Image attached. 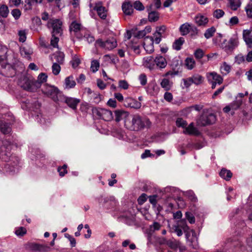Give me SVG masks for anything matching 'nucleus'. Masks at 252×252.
Segmentation results:
<instances>
[{
  "label": "nucleus",
  "mask_w": 252,
  "mask_h": 252,
  "mask_svg": "<svg viewBox=\"0 0 252 252\" xmlns=\"http://www.w3.org/2000/svg\"><path fill=\"white\" fill-rule=\"evenodd\" d=\"M150 125L149 120H142L138 115H129L125 121V126L130 130L138 131Z\"/></svg>",
  "instance_id": "obj_1"
},
{
  "label": "nucleus",
  "mask_w": 252,
  "mask_h": 252,
  "mask_svg": "<svg viewBox=\"0 0 252 252\" xmlns=\"http://www.w3.org/2000/svg\"><path fill=\"white\" fill-rule=\"evenodd\" d=\"M47 75L44 73H40L37 78V80L34 81H27V86L24 89L31 92H34L41 86V84L46 81Z\"/></svg>",
  "instance_id": "obj_2"
},
{
  "label": "nucleus",
  "mask_w": 252,
  "mask_h": 252,
  "mask_svg": "<svg viewBox=\"0 0 252 252\" xmlns=\"http://www.w3.org/2000/svg\"><path fill=\"white\" fill-rule=\"evenodd\" d=\"M96 47H99L105 50H111L117 46V42L113 37L109 38L105 41L101 39H98L95 43Z\"/></svg>",
  "instance_id": "obj_3"
},
{
  "label": "nucleus",
  "mask_w": 252,
  "mask_h": 252,
  "mask_svg": "<svg viewBox=\"0 0 252 252\" xmlns=\"http://www.w3.org/2000/svg\"><path fill=\"white\" fill-rule=\"evenodd\" d=\"M62 22L57 19H50L48 22L47 26L51 30V34L61 35L63 33Z\"/></svg>",
  "instance_id": "obj_4"
},
{
  "label": "nucleus",
  "mask_w": 252,
  "mask_h": 252,
  "mask_svg": "<svg viewBox=\"0 0 252 252\" xmlns=\"http://www.w3.org/2000/svg\"><path fill=\"white\" fill-rule=\"evenodd\" d=\"M93 113L98 117V118L106 121H109L113 119L112 112L104 108H95L93 110Z\"/></svg>",
  "instance_id": "obj_5"
},
{
  "label": "nucleus",
  "mask_w": 252,
  "mask_h": 252,
  "mask_svg": "<svg viewBox=\"0 0 252 252\" xmlns=\"http://www.w3.org/2000/svg\"><path fill=\"white\" fill-rule=\"evenodd\" d=\"M43 93L51 98L54 101L58 100V95L59 93L58 89L54 86L45 85L42 89Z\"/></svg>",
  "instance_id": "obj_6"
},
{
  "label": "nucleus",
  "mask_w": 252,
  "mask_h": 252,
  "mask_svg": "<svg viewBox=\"0 0 252 252\" xmlns=\"http://www.w3.org/2000/svg\"><path fill=\"white\" fill-rule=\"evenodd\" d=\"M216 121V116L214 114L210 113L208 115L201 116L197 121L198 125L205 126L214 123Z\"/></svg>",
  "instance_id": "obj_7"
},
{
  "label": "nucleus",
  "mask_w": 252,
  "mask_h": 252,
  "mask_svg": "<svg viewBox=\"0 0 252 252\" xmlns=\"http://www.w3.org/2000/svg\"><path fill=\"white\" fill-rule=\"evenodd\" d=\"M182 65V61L179 59V58H174L170 63V65L172 68L174 70V71H168L164 76H166L168 75L174 76L178 74V69L180 68Z\"/></svg>",
  "instance_id": "obj_8"
},
{
  "label": "nucleus",
  "mask_w": 252,
  "mask_h": 252,
  "mask_svg": "<svg viewBox=\"0 0 252 252\" xmlns=\"http://www.w3.org/2000/svg\"><path fill=\"white\" fill-rule=\"evenodd\" d=\"M206 77L209 82H215L220 85L223 82L222 77L215 72L207 73Z\"/></svg>",
  "instance_id": "obj_9"
},
{
  "label": "nucleus",
  "mask_w": 252,
  "mask_h": 252,
  "mask_svg": "<svg viewBox=\"0 0 252 252\" xmlns=\"http://www.w3.org/2000/svg\"><path fill=\"white\" fill-rule=\"evenodd\" d=\"M166 30L165 26L162 25L160 27H157L156 31L154 34V41L156 44H158L161 41L162 35L164 34Z\"/></svg>",
  "instance_id": "obj_10"
},
{
  "label": "nucleus",
  "mask_w": 252,
  "mask_h": 252,
  "mask_svg": "<svg viewBox=\"0 0 252 252\" xmlns=\"http://www.w3.org/2000/svg\"><path fill=\"white\" fill-rule=\"evenodd\" d=\"M154 42H155L154 38L152 36H147L144 39L143 46L145 50L149 53L154 51Z\"/></svg>",
  "instance_id": "obj_11"
},
{
  "label": "nucleus",
  "mask_w": 252,
  "mask_h": 252,
  "mask_svg": "<svg viewBox=\"0 0 252 252\" xmlns=\"http://www.w3.org/2000/svg\"><path fill=\"white\" fill-rule=\"evenodd\" d=\"M125 105L134 109H139L141 107V103L131 97H127L125 100Z\"/></svg>",
  "instance_id": "obj_12"
},
{
  "label": "nucleus",
  "mask_w": 252,
  "mask_h": 252,
  "mask_svg": "<svg viewBox=\"0 0 252 252\" xmlns=\"http://www.w3.org/2000/svg\"><path fill=\"white\" fill-rule=\"evenodd\" d=\"M115 120L118 122L122 120H124L125 121L130 115L127 112L122 110H116L115 111Z\"/></svg>",
  "instance_id": "obj_13"
},
{
  "label": "nucleus",
  "mask_w": 252,
  "mask_h": 252,
  "mask_svg": "<svg viewBox=\"0 0 252 252\" xmlns=\"http://www.w3.org/2000/svg\"><path fill=\"white\" fill-rule=\"evenodd\" d=\"M94 9L96 11L99 17L102 19H105L107 17V11L104 6L100 4H96Z\"/></svg>",
  "instance_id": "obj_14"
},
{
  "label": "nucleus",
  "mask_w": 252,
  "mask_h": 252,
  "mask_svg": "<svg viewBox=\"0 0 252 252\" xmlns=\"http://www.w3.org/2000/svg\"><path fill=\"white\" fill-rule=\"evenodd\" d=\"M80 101V100L79 99L69 97H65L64 100L65 103L73 110L76 109V107Z\"/></svg>",
  "instance_id": "obj_15"
},
{
  "label": "nucleus",
  "mask_w": 252,
  "mask_h": 252,
  "mask_svg": "<svg viewBox=\"0 0 252 252\" xmlns=\"http://www.w3.org/2000/svg\"><path fill=\"white\" fill-rule=\"evenodd\" d=\"M251 30H244L243 32V38L249 47L252 46Z\"/></svg>",
  "instance_id": "obj_16"
},
{
  "label": "nucleus",
  "mask_w": 252,
  "mask_h": 252,
  "mask_svg": "<svg viewBox=\"0 0 252 252\" xmlns=\"http://www.w3.org/2000/svg\"><path fill=\"white\" fill-rule=\"evenodd\" d=\"M143 64L150 69H153L155 67V59L152 56H148L143 58Z\"/></svg>",
  "instance_id": "obj_17"
},
{
  "label": "nucleus",
  "mask_w": 252,
  "mask_h": 252,
  "mask_svg": "<svg viewBox=\"0 0 252 252\" xmlns=\"http://www.w3.org/2000/svg\"><path fill=\"white\" fill-rule=\"evenodd\" d=\"M155 65L160 68H165L167 65L166 60L163 56L158 55L155 58Z\"/></svg>",
  "instance_id": "obj_18"
},
{
  "label": "nucleus",
  "mask_w": 252,
  "mask_h": 252,
  "mask_svg": "<svg viewBox=\"0 0 252 252\" xmlns=\"http://www.w3.org/2000/svg\"><path fill=\"white\" fill-rule=\"evenodd\" d=\"M183 133L189 135H198L199 132L196 127L193 126V124L190 123L188 126H186L183 131Z\"/></svg>",
  "instance_id": "obj_19"
},
{
  "label": "nucleus",
  "mask_w": 252,
  "mask_h": 252,
  "mask_svg": "<svg viewBox=\"0 0 252 252\" xmlns=\"http://www.w3.org/2000/svg\"><path fill=\"white\" fill-rule=\"evenodd\" d=\"M194 20L195 23L199 26H205L208 22V18L201 14L196 15Z\"/></svg>",
  "instance_id": "obj_20"
},
{
  "label": "nucleus",
  "mask_w": 252,
  "mask_h": 252,
  "mask_svg": "<svg viewBox=\"0 0 252 252\" xmlns=\"http://www.w3.org/2000/svg\"><path fill=\"white\" fill-rule=\"evenodd\" d=\"M122 9L125 14L130 15L133 10L132 4L129 1L125 2L122 5Z\"/></svg>",
  "instance_id": "obj_21"
},
{
  "label": "nucleus",
  "mask_w": 252,
  "mask_h": 252,
  "mask_svg": "<svg viewBox=\"0 0 252 252\" xmlns=\"http://www.w3.org/2000/svg\"><path fill=\"white\" fill-rule=\"evenodd\" d=\"M241 5V0H228L227 6L233 11L237 10Z\"/></svg>",
  "instance_id": "obj_22"
},
{
  "label": "nucleus",
  "mask_w": 252,
  "mask_h": 252,
  "mask_svg": "<svg viewBox=\"0 0 252 252\" xmlns=\"http://www.w3.org/2000/svg\"><path fill=\"white\" fill-rule=\"evenodd\" d=\"M238 39L237 36H234L231 37L229 41H228V51H231L235 48L238 45Z\"/></svg>",
  "instance_id": "obj_23"
},
{
  "label": "nucleus",
  "mask_w": 252,
  "mask_h": 252,
  "mask_svg": "<svg viewBox=\"0 0 252 252\" xmlns=\"http://www.w3.org/2000/svg\"><path fill=\"white\" fill-rule=\"evenodd\" d=\"M76 85V82L72 76H69L66 77L64 80L65 88L69 89L74 88Z\"/></svg>",
  "instance_id": "obj_24"
},
{
  "label": "nucleus",
  "mask_w": 252,
  "mask_h": 252,
  "mask_svg": "<svg viewBox=\"0 0 252 252\" xmlns=\"http://www.w3.org/2000/svg\"><path fill=\"white\" fill-rule=\"evenodd\" d=\"M64 55L63 52H58L53 54L52 59L53 61L55 60L56 62V63L62 64L64 61Z\"/></svg>",
  "instance_id": "obj_25"
},
{
  "label": "nucleus",
  "mask_w": 252,
  "mask_h": 252,
  "mask_svg": "<svg viewBox=\"0 0 252 252\" xmlns=\"http://www.w3.org/2000/svg\"><path fill=\"white\" fill-rule=\"evenodd\" d=\"M192 24L186 23L182 24L180 27V32L182 35H186L189 33V30L192 26Z\"/></svg>",
  "instance_id": "obj_26"
},
{
  "label": "nucleus",
  "mask_w": 252,
  "mask_h": 252,
  "mask_svg": "<svg viewBox=\"0 0 252 252\" xmlns=\"http://www.w3.org/2000/svg\"><path fill=\"white\" fill-rule=\"evenodd\" d=\"M20 53L23 57L27 59H30L31 58V55L32 53V50L30 48L24 47L21 48Z\"/></svg>",
  "instance_id": "obj_27"
},
{
  "label": "nucleus",
  "mask_w": 252,
  "mask_h": 252,
  "mask_svg": "<svg viewBox=\"0 0 252 252\" xmlns=\"http://www.w3.org/2000/svg\"><path fill=\"white\" fill-rule=\"evenodd\" d=\"M185 42V40L183 37H180L176 39L172 45V47L174 49L179 51L181 50L182 46Z\"/></svg>",
  "instance_id": "obj_28"
},
{
  "label": "nucleus",
  "mask_w": 252,
  "mask_h": 252,
  "mask_svg": "<svg viewBox=\"0 0 252 252\" xmlns=\"http://www.w3.org/2000/svg\"><path fill=\"white\" fill-rule=\"evenodd\" d=\"M0 130L3 134H6L11 132V127L7 124L0 121Z\"/></svg>",
  "instance_id": "obj_29"
},
{
  "label": "nucleus",
  "mask_w": 252,
  "mask_h": 252,
  "mask_svg": "<svg viewBox=\"0 0 252 252\" xmlns=\"http://www.w3.org/2000/svg\"><path fill=\"white\" fill-rule=\"evenodd\" d=\"M25 248L27 250L34 252H38V244L29 242L25 245Z\"/></svg>",
  "instance_id": "obj_30"
},
{
  "label": "nucleus",
  "mask_w": 252,
  "mask_h": 252,
  "mask_svg": "<svg viewBox=\"0 0 252 252\" xmlns=\"http://www.w3.org/2000/svg\"><path fill=\"white\" fill-rule=\"evenodd\" d=\"M185 64L189 70H191L195 66V62L192 58H187L185 60Z\"/></svg>",
  "instance_id": "obj_31"
},
{
  "label": "nucleus",
  "mask_w": 252,
  "mask_h": 252,
  "mask_svg": "<svg viewBox=\"0 0 252 252\" xmlns=\"http://www.w3.org/2000/svg\"><path fill=\"white\" fill-rule=\"evenodd\" d=\"M2 143H3V146L1 147V150H0V155L1 157V158L6 161L7 160V158H5L4 157H3V156L4 155H6L7 156H8V155L7 154H5L3 152V149H7L8 148V146H10V144H11V142L7 139H5L4 140L3 142H2Z\"/></svg>",
  "instance_id": "obj_32"
},
{
  "label": "nucleus",
  "mask_w": 252,
  "mask_h": 252,
  "mask_svg": "<svg viewBox=\"0 0 252 252\" xmlns=\"http://www.w3.org/2000/svg\"><path fill=\"white\" fill-rule=\"evenodd\" d=\"M159 19V13L155 11L149 12L148 19L151 22L157 21Z\"/></svg>",
  "instance_id": "obj_33"
},
{
  "label": "nucleus",
  "mask_w": 252,
  "mask_h": 252,
  "mask_svg": "<svg viewBox=\"0 0 252 252\" xmlns=\"http://www.w3.org/2000/svg\"><path fill=\"white\" fill-rule=\"evenodd\" d=\"M220 177L224 179L225 180L228 181L230 180L232 176V173L231 172L230 170H227L226 169H222L220 173Z\"/></svg>",
  "instance_id": "obj_34"
},
{
  "label": "nucleus",
  "mask_w": 252,
  "mask_h": 252,
  "mask_svg": "<svg viewBox=\"0 0 252 252\" xmlns=\"http://www.w3.org/2000/svg\"><path fill=\"white\" fill-rule=\"evenodd\" d=\"M160 85L165 90L168 91L170 89L172 83L168 79L163 78L160 82Z\"/></svg>",
  "instance_id": "obj_35"
},
{
  "label": "nucleus",
  "mask_w": 252,
  "mask_h": 252,
  "mask_svg": "<svg viewBox=\"0 0 252 252\" xmlns=\"http://www.w3.org/2000/svg\"><path fill=\"white\" fill-rule=\"evenodd\" d=\"M193 84L198 85L202 83L203 81V77L199 74H195L191 77Z\"/></svg>",
  "instance_id": "obj_36"
},
{
  "label": "nucleus",
  "mask_w": 252,
  "mask_h": 252,
  "mask_svg": "<svg viewBox=\"0 0 252 252\" xmlns=\"http://www.w3.org/2000/svg\"><path fill=\"white\" fill-rule=\"evenodd\" d=\"M242 100L241 99H237L231 103L229 105L232 109V114L234 113V111L238 109L241 105Z\"/></svg>",
  "instance_id": "obj_37"
},
{
  "label": "nucleus",
  "mask_w": 252,
  "mask_h": 252,
  "mask_svg": "<svg viewBox=\"0 0 252 252\" xmlns=\"http://www.w3.org/2000/svg\"><path fill=\"white\" fill-rule=\"evenodd\" d=\"M230 69V66L225 62H224L220 67L221 73L223 75H226L228 74L229 72Z\"/></svg>",
  "instance_id": "obj_38"
},
{
  "label": "nucleus",
  "mask_w": 252,
  "mask_h": 252,
  "mask_svg": "<svg viewBox=\"0 0 252 252\" xmlns=\"http://www.w3.org/2000/svg\"><path fill=\"white\" fill-rule=\"evenodd\" d=\"M9 14L8 7L6 5H2L0 7V15L3 18H6Z\"/></svg>",
  "instance_id": "obj_39"
},
{
  "label": "nucleus",
  "mask_w": 252,
  "mask_h": 252,
  "mask_svg": "<svg viewBox=\"0 0 252 252\" xmlns=\"http://www.w3.org/2000/svg\"><path fill=\"white\" fill-rule=\"evenodd\" d=\"M61 35H57L52 34V38L50 41V45L54 48H58V42L59 41V37Z\"/></svg>",
  "instance_id": "obj_40"
},
{
  "label": "nucleus",
  "mask_w": 252,
  "mask_h": 252,
  "mask_svg": "<svg viewBox=\"0 0 252 252\" xmlns=\"http://www.w3.org/2000/svg\"><path fill=\"white\" fill-rule=\"evenodd\" d=\"M81 25L75 21L73 22L69 26L70 32H78L80 30Z\"/></svg>",
  "instance_id": "obj_41"
},
{
  "label": "nucleus",
  "mask_w": 252,
  "mask_h": 252,
  "mask_svg": "<svg viewBox=\"0 0 252 252\" xmlns=\"http://www.w3.org/2000/svg\"><path fill=\"white\" fill-rule=\"evenodd\" d=\"M216 32V29L214 27H212L208 29L204 33V36L208 39L212 37Z\"/></svg>",
  "instance_id": "obj_42"
},
{
  "label": "nucleus",
  "mask_w": 252,
  "mask_h": 252,
  "mask_svg": "<svg viewBox=\"0 0 252 252\" xmlns=\"http://www.w3.org/2000/svg\"><path fill=\"white\" fill-rule=\"evenodd\" d=\"M60 64H61L58 63H53L52 66V72L54 75H57L60 72V71H61Z\"/></svg>",
  "instance_id": "obj_43"
},
{
  "label": "nucleus",
  "mask_w": 252,
  "mask_h": 252,
  "mask_svg": "<svg viewBox=\"0 0 252 252\" xmlns=\"http://www.w3.org/2000/svg\"><path fill=\"white\" fill-rule=\"evenodd\" d=\"M167 244L171 249H177L180 246V242L176 240H170L168 242Z\"/></svg>",
  "instance_id": "obj_44"
},
{
  "label": "nucleus",
  "mask_w": 252,
  "mask_h": 252,
  "mask_svg": "<svg viewBox=\"0 0 252 252\" xmlns=\"http://www.w3.org/2000/svg\"><path fill=\"white\" fill-rule=\"evenodd\" d=\"M99 67V63L97 60H93L91 62V69L93 72L98 70Z\"/></svg>",
  "instance_id": "obj_45"
},
{
  "label": "nucleus",
  "mask_w": 252,
  "mask_h": 252,
  "mask_svg": "<svg viewBox=\"0 0 252 252\" xmlns=\"http://www.w3.org/2000/svg\"><path fill=\"white\" fill-rule=\"evenodd\" d=\"M19 41L21 42H24L27 38L26 32L25 30H20L18 32Z\"/></svg>",
  "instance_id": "obj_46"
},
{
  "label": "nucleus",
  "mask_w": 252,
  "mask_h": 252,
  "mask_svg": "<svg viewBox=\"0 0 252 252\" xmlns=\"http://www.w3.org/2000/svg\"><path fill=\"white\" fill-rule=\"evenodd\" d=\"M224 14V12L220 9H216L213 13V16L217 19L222 17Z\"/></svg>",
  "instance_id": "obj_47"
},
{
  "label": "nucleus",
  "mask_w": 252,
  "mask_h": 252,
  "mask_svg": "<svg viewBox=\"0 0 252 252\" xmlns=\"http://www.w3.org/2000/svg\"><path fill=\"white\" fill-rule=\"evenodd\" d=\"M176 125L178 127H182L183 128H185V127L187 126V123L186 121L184 120L182 118H178L176 122Z\"/></svg>",
  "instance_id": "obj_48"
},
{
  "label": "nucleus",
  "mask_w": 252,
  "mask_h": 252,
  "mask_svg": "<svg viewBox=\"0 0 252 252\" xmlns=\"http://www.w3.org/2000/svg\"><path fill=\"white\" fill-rule=\"evenodd\" d=\"M119 87L124 90H127L128 88L129 85L126 81L121 80L119 81Z\"/></svg>",
  "instance_id": "obj_49"
},
{
  "label": "nucleus",
  "mask_w": 252,
  "mask_h": 252,
  "mask_svg": "<svg viewBox=\"0 0 252 252\" xmlns=\"http://www.w3.org/2000/svg\"><path fill=\"white\" fill-rule=\"evenodd\" d=\"M133 7L137 10L142 11L145 8L143 4L139 0L135 1L133 3Z\"/></svg>",
  "instance_id": "obj_50"
},
{
  "label": "nucleus",
  "mask_w": 252,
  "mask_h": 252,
  "mask_svg": "<svg viewBox=\"0 0 252 252\" xmlns=\"http://www.w3.org/2000/svg\"><path fill=\"white\" fill-rule=\"evenodd\" d=\"M38 252H48L51 248L47 245L38 244Z\"/></svg>",
  "instance_id": "obj_51"
},
{
  "label": "nucleus",
  "mask_w": 252,
  "mask_h": 252,
  "mask_svg": "<svg viewBox=\"0 0 252 252\" xmlns=\"http://www.w3.org/2000/svg\"><path fill=\"white\" fill-rule=\"evenodd\" d=\"M235 62L237 64H241L245 62V58L242 54H238L235 58Z\"/></svg>",
  "instance_id": "obj_52"
},
{
  "label": "nucleus",
  "mask_w": 252,
  "mask_h": 252,
  "mask_svg": "<svg viewBox=\"0 0 252 252\" xmlns=\"http://www.w3.org/2000/svg\"><path fill=\"white\" fill-rule=\"evenodd\" d=\"M204 54L203 51L201 49H197L194 53L195 58L198 60L201 59L203 57Z\"/></svg>",
  "instance_id": "obj_53"
},
{
  "label": "nucleus",
  "mask_w": 252,
  "mask_h": 252,
  "mask_svg": "<svg viewBox=\"0 0 252 252\" xmlns=\"http://www.w3.org/2000/svg\"><path fill=\"white\" fill-rule=\"evenodd\" d=\"M245 11L246 12L247 16L249 18L252 17V4L250 3L248 4L245 7Z\"/></svg>",
  "instance_id": "obj_54"
},
{
  "label": "nucleus",
  "mask_w": 252,
  "mask_h": 252,
  "mask_svg": "<svg viewBox=\"0 0 252 252\" xmlns=\"http://www.w3.org/2000/svg\"><path fill=\"white\" fill-rule=\"evenodd\" d=\"M11 14L15 20H18L21 15V12L18 9H14L11 11Z\"/></svg>",
  "instance_id": "obj_55"
},
{
  "label": "nucleus",
  "mask_w": 252,
  "mask_h": 252,
  "mask_svg": "<svg viewBox=\"0 0 252 252\" xmlns=\"http://www.w3.org/2000/svg\"><path fill=\"white\" fill-rule=\"evenodd\" d=\"M186 218L190 223H194L195 222V218L193 215L189 212H186L185 214Z\"/></svg>",
  "instance_id": "obj_56"
},
{
  "label": "nucleus",
  "mask_w": 252,
  "mask_h": 252,
  "mask_svg": "<svg viewBox=\"0 0 252 252\" xmlns=\"http://www.w3.org/2000/svg\"><path fill=\"white\" fill-rule=\"evenodd\" d=\"M26 232L27 230L25 228L23 227H21L16 230L15 234L17 236H22L25 234L26 233Z\"/></svg>",
  "instance_id": "obj_57"
},
{
  "label": "nucleus",
  "mask_w": 252,
  "mask_h": 252,
  "mask_svg": "<svg viewBox=\"0 0 252 252\" xmlns=\"http://www.w3.org/2000/svg\"><path fill=\"white\" fill-rule=\"evenodd\" d=\"M203 108V106L201 105H195L186 108V110H189V112H191L193 109L196 111H199Z\"/></svg>",
  "instance_id": "obj_58"
},
{
  "label": "nucleus",
  "mask_w": 252,
  "mask_h": 252,
  "mask_svg": "<svg viewBox=\"0 0 252 252\" xmlns=\"http://www.w3.org/2000/svg\"><path fill=\"white\" fill-rule=\"evenodd\" d=\"M67 166L63 165L62 167H59L58 171L59 172V174L61 176H63L67 173Z\"/></svg>",
  "instance_id": "obj_59"
},
{
  "label": "nucleus",
  "mask_w": 252,
  "mask_h": 252,
  "mask_svg": "<svg viewBox=\"0 0 252 252\" xmlns=\"http://www.w3.org/2000/svg\"><path fill=\"white\" fill-rule=\"evenodd\" d=\"M189 33L190 35L192 36H196L197 35L198 32V30L197 28L194 25H192L190 29H189Z\"/></svg>",
  "instance_id": "obj_60"
},
{
  "label": "nucleus",
  "mask_w": 252,
  "mask_h": 252,
  "mask_svg": "<svg viewBox=\"0 0 252 252\" xmlns=\"http://www.w3.org/2000/svg\"><path fill=\"white\" fill-rule=\"evenodd\" d=\"M65 237L67 238L70 242L71 246L72 247H74L76 245V240L74 238H73L72 236L69 235L68 234H65Z\"/></svg>",
  "instance_id": "obj_61"
},
{
  "label": "nucleus",
  "mask_w": 252,
  "mask_h": 252,
  "mask_svg": "<svg viewBox=\"0 0 252 252\" xmlns=\"http://www.w3.org/2000/svg\"><path fill=\"white\" fill-rule=\"evenodd\" d=\"M184 84L186 88H189L192 84H193L192 80L190 77L186 79H183Z\"/></svg>",
  "instance_id": "obj_62"
},
{
  "label": "nucleus",
  "mask_w": 252,
  "mask_h": 252,
  "mask_svg": "<svg viewBox=\"0 0 252 252\" xmlns=\"http://www.w3.org/2000/svg\"><path fill=\"white\" fill-rule=\"evenodd\" d=\"M72 65L73 68L76 67L80 63V60L77 57H74L72 61Z\"/></svg>",
  "instance_id": "obj_63"
},
{
  "label": "nucleus",
  "mask_w": 252,
  "mask_h": 252,
  "mask_svg": "<svg viewBox=\"0 0 252 252\" xmlns=\"http://www.w3.org/2000/svg\"><path fill=\"white\" fill-rule=\"evenodd\" d=\"M139 80L142 85H145L147 83V77L144 74H141L140 75Z\"/></svg>",
  "instance_id": "obj_64"
}]
</instances>
